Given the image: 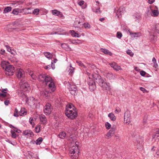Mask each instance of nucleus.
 <instances>
[{
    "label": "nucleus",
    "mask_w": 159,
    "mask_h": 159,
    "mask_svg": "<svg viewBox=\"0 0 159 159\" xmlns=\"http://www.w3.org/2000/svg\"><path fill=\"white\" fill-rule=\"evenodd\" d=\"M131 121L130 117V113L129 111H126L124 115V123L125 124H129Z\"/></svg>",
    "instance_id": "nucleus-7"
},
{
    "label": "nucleus",
    "mask_w": 159,
    "mask_h": 159,
    "mask_svg": "<svg viewBox=\"0 0 159 159\" xmlns=\"http://www.w3.org/2000/svg\"><path fill=\"white\" fill-rule=\"evenodd\" d=\"M70 93L73 95L77 94V89L76 86L75 85H70L69 88Z\"/></svg>",
    "instance_id": "nucleus-12"
},
{
    "label": "nucleus",
    "mask_w": 159,
    "mask_h": 159,
    "mask_svg": "<svg viewBox=\"0 0 159 159\" xmlns=\"http://www.w3.org/2000/svg\"><path fill=\"white\" fill-rule=\"evenodd\" d=\"M93 11L96 14H99L101 13L100 8L99 7H95L92 8Z\"/></svg>",
    "instance_id": "nucleus-27"
},
{
    "label": "nucleus",
    "mask_w": 159,
    "mask_h": 159,
    "mask_svg": "<svg viewBox=\"0 0 159 159\" xmlns=\"http://www.w3.org/2000/svg\"><path fill=\"white\" fill-rule=\"evenodd\" d=\"M108 116L110 118V119L113 121H114L116 120V116L112 113L109 114Z\"/></svg>",
    "instance_id": "nucleus-26"
},
{
    "label": "nucleus",
    "mask_w": 159,
    "mask_h": 159,
    "mask_svg": "<svg viewBox=\"0 0 159 159\" xmlns=\"http://www.w3.org/2000/svg\"><path fill=\"white\" fill-rule=\"evenodd\" d=\"M140 74L142 76H144L146 74V72L143 70L140 71Z\"/></svg>",
    "instance_id": "nucleus-56"
},
{
    "label": "nucleus",
    "mask_w": 159,
    "mask_h": 159,
    "mask_svg": "<svg viewBox=\"0 0 159 159\" xmlns=\"http://www.w3.org/2000/svg\"><path fill=\"white\" fill-rule=\"evenodd\" d=\"M1 66L3 69H4L5 67L6 68V66H7L6 65V62L4 61H2L1 62Z\"/></svg>",
    "instance_id": "nucleus-44"
},
{
    "label": "nucleus",
    "mask_w": 159,
    "mask_h": 159,
    "mask_svg": "<svg viewBox=\"0 0 159 159\" xmlns=\"http://www.w3.org/2000/svg\"><path fill=\"white\" fill-rule=\"evenodd\" d=\"M110 66L111 67L113 68L116 71H118L122 70V69L121 68L120 66L117 65L116 64L115 62L111 64Z\"/></svg>",
    "instance_id": "nucleus-18"
},
{
    "label": "nucleus",
    "mask_w": 159,
    "mask_h": 159,
    "mask_svg": "<svg viewBox=\"0 0 159 159\" xmlns=\"http://www.w3.org/2000/svg\"><path fill=\"white\" fill-rule=\"evenodd\" d=\"M60 11L57 10H54L52 11V12L53 15L58 16L60 14Z\"/></svg>",
    "instance_id": "nucleus-31"
},
{
    "label": "nucleus",
    "mask_w": 159,
    "mask_h": 159,
    "mask_svg": "<svg viewBox=\"0 0 159 159\" xmlns=\"http://www.w3.org/2000/svg\"><path fill=\"white\" fill-rule=\"evenodd\" d=\"M52 108L51 107V104L49 103H47L44 107V112L47 115H49L52 111Z\"/></svg>",
    "instance_id": "nucleus-9"
},
{
    "label": "nucleus",
    "mask_w": 159,
    "mask_h": 159,
    "mask_svg": "<svg viewBox=\"0 0 159 159\" xmlns=\"http://www.w3.org/2000/svg\"><path fill=\"white\" fill-rule=\"evenodd\" d=\"M71 138L70 141L72 147L70 150L69 156L72 159H76L78 157L79 152L78 148L79 143L76 141L75 137Z\"/></svg>",
    "instance_id": "nucleus-2"
},
{
    "label": "nucleus",
    "mask_w": 159,
    "mask_h": 159,
    "mask_svg": "<svg viewBox=\"0 0 159 159\" xmlns=\"http://www.w3.org/2000/svg\"><path fill=\"white\" fill-rule=\"evenodd\" d=\"M70 33L73 37H80L79 34L78 33H76L74 30H70Z\"/></svg>",
    "instance_id": "nucleus-29"
},
{
    "label": "nucleus",
    "mask_w": 159,
    "mask_h": 159,
    "mask_svg": "<svg viewBox=\"0 0 159 159\" xmlns=\"http://www.w3.org/2000/svg\"><path fill=\"white\" fill-rule=\"evenodd\" d=\"M39 118L43 124H45L46 123L47 119L45 116L44 115H40L39 116Z\"/></svg>",
    "instance_id": "nucleus-22"
},
{
    "label": "nucleus",
    "mask_w": 159,
    "mask_h": 159,
    "mask_svg": "<svg viewBox=\"0 0 159 159\" xmlns=\"http://www.w3.org/2000/svg\"><path fill=\"white\" fill-rule=\"evenodd\" d=\"M125 11V8L124 7H120L119 8L116 12L118 18H119L121 17V15L124 13Z\"/></svg>",
    "instance_id": "nucleus-15"
},
{
    "label": "nucleus",
    "mask_w": 159,
    "mask_h": 159,
    "mask_svg": "<svg viewBox=\"0 0 159 159\" xmlns=\"http://www.w3.org/2000/svg\"><path fill=\"white\" fill-rule=\"evenodd\" d=\"M105 126L107 129H109L111 128V125L110 123L107 122L105 123Z\"/></svg>",
    "instance_id": "nucleus-47"
},
{
    "label": "nucleus",
    "mask_w": 159,
    "mask_h": 159,
    "mask_svg": "<svg viewBox=\"0 0 159 159\" xmlns=\"http://www.w3.org/2000/svg\"><path fill=\"white\" fill-rule=\"evenodd\" d=\"M84 26L85 28H90V25L88 23H84Z\"/></svg>",
    "instance_id": "nucleus-51"
},
{
    "label": "nucleus",
    "mask_w": 159,
    "mask_h": 159,
    "mask_svg": "<svg viewBox=\"0 0 159 159\" xmlns=\"http://www.w3.org/2000/svg\"><path fill=\"white\" fill-rule=\"evenodd\" d=\"M11 137L13 138L16 139L18 136V135L14 131L11 130Z\"/></svg>",
    "instance_id": "nucleus-36"
},
{
    "label": "nucleus",
    "mask_w": 159,
    "mask_h": 159,
    "mask_svg": "<svg viewBox=\"0 0 159 159\" xmlns=\"http://www.w3.org/2000/svg\"><path fill=\"white\" fill-rule=\"evenodd\" d=\"M11 10V8L10 7H6L3 11L4 13H7L10 11Z\"/></svg>",
    "instance_id": "nucleus-32"
},
{
    "label": "nucleus",
    "mask_w": 159,
    "mask_h": 159,
    "mask_svg": "<svg viewBox=\"0 0 159 159\" xmlns=\"http://www.w3.org/2000/svg\"><path fill=\"white\" fill-rule=\"evenodd\" d=\"M76 63L80 66L83 67L84 68H86V67L83 63L80 61H76Z\"/></svg>",
    "instance_id": "nucleus-38"
},
{
    "label": "nucleus",
    "mask_w": 159,
    "mask_h": 159,
    "mask_svg": "<svg viewBox=\"0 0 159 159\" xmlns=\"http://www.w3.org/2000/svg\"><path fill=\"white\" fill-rule=\"evenodd\" d=\"M70 68L69 69V74L70 75H72L74 72V68L72 67L71 66H70Z\"/></svg>",
    "instance_id": "nucleus-34"
},
{
    "label": "nucleus",
    "mask_w": 159,
    "mask_h": 159,
    "mask_svg": "<svg viewBox=\"0 0 159 159\" xmlns=\"http://www.w3.org/2000/svg\"><path fill=\"white\" fill-rule=\"evenodd\" d=\"M100 51L101 52L105 54L109 55L110 56H111L112 55V53L109 51L107 49L101 48L100 49Z\"/></svg>",
    "instance_id": "nucleus-21"
},
{
    "label": "nucleus",
    "mask_w": 159,
    "mask_h": 159,
    "mask_svg": "<svg viewBox=\"0 0 159 159\" xmlns=\"http://www.w3.org/2000/svg\"><path fill=\"white\" fill-rule=\"evenodd\" d=\"M75 40V43H76V44H80L82 43L81 41L79 40L78 39Z\"/></svg>",
    "instance_id": "nucleus-53"
},
{
    "label": "nucleus",
    "mask_w": 159,
    "mask_h": 159,
    "mask_svg": "<svg viewBox=\"0 0 159 159\" xmlns=\"http://www.w3.org/2000/svg\"><path fill=\"white\" fill-rule=\"evenodd\" d=\"M30 75L31 76V77L33 79H35L36 77L35 75L34 74L32 75V74H30Z\"/></svg>",
    "instance_id": "nucleus-62"
},
{
    "label": "nucleus",
    "mask_w": 159,
    "mask_h": 159,
    "mask_svg": "<svg viewBox=\"0 0 159 159\" xmlns=\"http://www.w3.org/2000/svg\"><path fill=\"white\" fill-rule=\"evenodd\" d=\"M4 103L7 106L9 103V101L8 100H6L4 101Z\"/></svg>",
    "instance_id": "nucleus-59"
},
{
    "label": "nucleus",
    "mask_w": 159,
    "mask_h": 159,
    "mask_svg": "<svg viewBox=\"0 0 159 159\" xmlns=\"http://www.w3.org/2000/svg\"><path fill=\"white\" fill-rule=\"evenodd\" d=\"M84 1L82 0V1H80L79 2H78V4L80 6H81L82 5L84 4Z\"/></svg>",
    "instance_id": "nucleus-57"
},
{
    "label": "nucleus",
    "mask_w": 159,
    "mask_h": 159,
    "mask_svg": "<svg viewBox=\"0 0 159 159\" xmlns=\"http://www.w3.org/2000/svg\"><path fill=\"white\" fill-rule=\"evenodd\" d=\"M14 131L15 132H17L18 133H21V131L18 129H17L16 128H15L14 129Z\"/></svg>",
    "instance_id": "nucleus-54"
},
{
    "label": "nucleus",
    "mask_w": 159,
    "mask_h": 159,
    "mask_svg": "<svg viewBox=\"0 0 159 159\" xmlns=\"http://www.w3.org/2000/svg\"><path fill=\"white\" fill-rule=\"evenodd\" d=\"M34 120L32 118H30L29 122L32 125V127H33L34 126V123L33 122V121Z\"/></svg>",
    "instance_id": "nucleus-50"
},
{
    "label": "nucleus",
    "mask_w": 159,
    "mask_h": 159,
    "mask_svg": "<svg viewBox=\"0 0 159 159\" xmlns=\"http://www.w3.org/2000/svg\"><path fill=\"white\" fill-rule=\"evenodd\" d=\"M14 71V67L12 65H8L6 66L5 73L6 75L8 76L12 75Z\"/></svg>",
    "instance_id": "nucleus-6"
},
{
    "label": "nucleus",
    "mask_w": 159,
    "mask_h": 159,
    "mask_svg": "<svg viewBox=\"0 0 159 159\" xmlns=\"http://www.w3.org/2000/svg\"><path fill=\"white\" fill-rule=\"evenodd\" d=\"M18 110L17 108H16L14 112V113L13 116L15 117H18L19 116V115L18 114Z\"/></svg>",
    "instance_id": "nucleus-45"
},
{
    "label": "nucleus",
    "mask_w": 159,
    "mask_h": 159,
    "mask_svg": "<svg viewBox=\"0 0 159 159\" xmlns=\"http://www.w3.org/2000/svg\"><path fill=\"white\" fill-rule=\"evenodd\" d=\"M43 140V139L42 137L39 138L36 141V143L37 145H39L42 143Z\"/></svg>",
    "instance_id": "nucleus-35"
},
{
    "label": "nucleus",
    "mask_w": 159,
    "mask_h": 159,
    "mask_svg": "<svg viewBox=\"0 0 159 159\" xmlns=\"http://www.w3.org/2000/svg\"><path fill=\"white\" fill-rule=\"evenodd\" d=\"M117 37L119 39H120L122 36V34L120 32H118L117 33Z\"/></svg>",
    "instance_id": "nucleus-46"
},
{
    "label": "nucleus",
    "mask_w": 159,
    "mask_h": 159,
    "mask_svg": "<svg viewBox=\"0 0 159 159\" xmlns=\"http://www.w3.org/2000/svg\"><path fill=\"white\" fill-rule=\"evenodd\" d=\"M126 52L130 56H133L134 55L133 53L130 49H128L127 51Z\"/></svg>",
    "instance_id": "nucleus-43"
},
{
    "label": "nucleus",
    "mask_w": 159,
    "mask_h": 159,
    "mask_svg": "<svg viewBox=\"0 0 159 159\" xmlns=\"http://www.w3.org/2000/svg\"><path fill=\"white\" fill-rule=\"evenodd\" d=\"M23 134L27 137H30L33 136L34 135L33 132L30 130H26L24 131L23 133Z\"/></svg>",
    "instance_id": "nucleus-17"
},
{
    "label": "nucleus",
    "mask_w": 159,
    "mask_h": 159,
    "mask_svg": "<svg viewBox=\"0 0 159 159\" xmlns=\"http://www.w3.org/2000/svg\"><path fill=\"white\" fill-rule=\"evenodd\" d=\"M65 113L66 116L71 119H75L77 116L75 108L71 103H69L66 106Z\"/></svg>",
    "instance_id": "nucleus-4"
},
{
    "label": "nucleus",
    "mask_w": 159,
    "mask_h": 159,
    "mask_svg": "<svg viewBox=\"0 0 159 159\" xmlns=\"http://www.w3.org/2000/svg\"><path fill=\"white\" fill-rule=\"evenodd\" d=\"M105 76L107 79L109 80L114 79L115 78V75L111 72L105 73L104 74Z\"/></svg>",
    "instance_id": "nucleus-14"
},
{
    "label": "nucleus",
    "mask_w": 159,
    "mask_h": 159,
    "mask_svg": "<svg viewBox=\"0 0 159 159\" xmlns=\"http://www.w3.org/2000/svg\"><path fill=\"white\" fill-rule=\"evenodd\" d=\"M114 135V134H113V133H112L110 131H109V132L107 134L106 136L107 137V139H109L110 138H111V137L113 136Z\"/></svg>",
    "instance_id": "nucleus-41"
},
{
    "label": "nucleus",
    "mask_w": 159,
    "mask_h": 159,
    "mask_svg": "<svg viewBox=\"0 0 159 159\" xmlns=\"http://www.w3.org/2000/svg\"><path fill=\"white\" fill-rule=\"evenodd\" d=\"M5 52V50L3 49H1L0 51V53L2 55H4Z\"/></svg>",
    "instance_id": "nucleus-60"
},
{
    "label": "nucleus",
    "mask_w": 159,
    "mask_h": 159,
    "mask_svg": "<svg viewBox=\"0 0 159 159\" xmlns=\"http://www.w3.org/2000/svg\"><path fill=\"white\" fill-rule=\"evenodd\" d=\"M120 111L121 110L120 108H119L118 109L116 108L115 110V112L117 113H119L120 112Z\"/></svg>",
    "instance_id": "nucleus-63"
},
{
    "label": "nucleus",
    "mask_w": 159,
    "mask_h": 159,
    "mask_svg": "<svg viewBox=\"0 0 159 159\" xmlns=\"http://www.w3.org/2000/svg\"><path fill=\"white\" fill-rule=\"evenodd\" d=\"M39 80L44 82L47 86H48L49 89L52 92L55 90L56 86L52 78L49 76L45 74L40 75L38 77Z\"/></svg>",
    "instance_id": "nucleus-1"
},
{
    "label": "nucleus",
    "mask_w": 159,
    "mask_h": 159,
    "mask_svg": "<svg viewBox=\"0 0 159 159\" xmlns=\"http://www.w3.org/2000/svg\"><path fill=\"white\" fill-rule=\"evenodd\" d=\"M45 69L46 70H49L50 69V66L49 65L45 67Z\"/></svg>",
    "instance_id": "nucleus-64"
},
{
    "label": "nucleus",
    "mask_w": 159,
    "mask_h": 159,
    "mask_svg": "<svg viewBox=\"0 0 159 159\" xmlns=\"http://www.w3.org/2000/svg\"><path fill=\"white\" fill-rule=\"evenodd\" d=\"M39 10L38 8H36L33 11V13L34 14H35L36 15H37L39 14Z\"/></svg>",
    "instance_id": "nucleus-42"
},
{
    "label": "nucleus",
    "mask_w": 159,
    "mask_h": 159,
    "mask_svg": "<svg viewBox=\"0 0 159 159\" xmlns=\"http://www.w3.org/2000/svg\"><path fill=\"white\" fill-rule=\"evenodd\" d=\"M143 139L142 137L138 138L134 142L135 145L137 147H141L143 143Z\"/></svg>",
    "instance_id": "nucleus-16"
},
{
    "label": "nucleus",
    "mask_w": 159,
    "mask_h": 159,
    "mask_svg": "<svg viewBox=\"0 0 159 159\" xmlns=\"http://www.w3.org/2000/svg\"><path fill=\"white\" fill-rule=\"evenodd\" d=\"M156 32L159 34V24H157L155 26Z\"/></svg>",
    "instance_id": "nucleus-49"
},
{
    "label": "nucleus",
    "mask_w": 159,
    "mask_h": 159,
    "mask_svg": "<svg viewBox=\"0 0 159 159\" xmlns=\"http://www.w3.org/2000/svg\"><path fill=\"white\" fill-rule=\"evenodd\" d=\"M18 94L19 96L22 98V100H23L26 98V96L24 94V93L21 91L19 92Z\"/></svg>",
    "instance_id": "nucleus-28"
},
{
    "label": "nucleus",
    "mask_w": 159,
    "mask_h": 159,
    "mask_svg": "<svg viewBox=\"0 0 159 159\" xmlns=\"http://www.w3.org/2000/svg\"><path fill=\"white\" fill-rule=\"evenodd\" d=\"M10 97V95L8 93H0V100L3 101V98L5 99L6 98H9Z\"/></svg>",
    "instance_id": "nucleus-19"
},
{
    "label": "nucleus",
    "mask_w": 159,
    "mask_h": 159,
    "mask_svg": "<svg viewBox=\"0 0 159 159\" xmlns=\"http://www.w3.org/2000/svg\"><path fill=\"white\" fill-rule=\"evenodd\" d=\"M155 0H148V2L150 4H152L153 3Z\"/></svg>",
    "instance_id": "nucleus-61"
},
{
    "label": "nucleus",
    "mask_w": 159,
    "mask_h": 159,
    "mask_svg": "<svg viewBox=\"0 0 159 159\" xmlns=\"http://www.w3.org/2000/svg\"><path fill=\"white\" fill-rule=\"evenodd\" d=\"M152 141L158 142L159 141V129L152 135Z\"/></svg>",
    "instance_id": "nucleus-13"
},
{
    "label": "nucleus",
    "mask_w": 159,
    "mask_h": 159,
    "mask_svg": "<svg viewBox=\"0 0 159 159\" xmlns=\"http://www.w3.org/2000/svg\"><path fill=\"white\" fill-rule=\"evenodd\" d=\"M5 47L6 48L8 52H10L12 54L14 55H15L16 53L15 52V51L11 49V48L10 46L8 45H5Z\"/></svg>",
    "instance_id": "nucleus-24"
},
{
    "label": "nucleus",
    "mask_w": 159,
    "mask_h": 159,
    "mask_svg": "<svg viewBox=\"0 0 159 159\" xmlns=\"http://www.w3.org/2000/svg\"><path fill=\"white\" fill-rule=\"evenodd\" d=\"M40 125H38L36 126L35 128V132L36 133H39L40 131Z\"/></svg>",
    "instance_id": "nucleus-39"
},
{
    "label": "nucleus",
    "mask_w": 159,
    "mask_h": 159,
    "mask_svg": "<svg viewBox=\"0 0 159 159\" xmlns=\"http://www.w3.org/2000/svg\"><path fill=\"white\" fill-rule=\"evenodd\" d=\"M115 128H112L109 130V131H110L112 133H113V134H114L115 133Z\"/></svg>",
    "instance_id": "nucleus-55"
},
{
    "label": "nucleus",
    "mask_w": 159,
    "mask_h": 159,
    "mask_svg": "<svg viewBox=\"0 0 159 159\" xmlns=\"http://www.w3.org/2000/svg\"><path fill=\"white\" fill-rule=\"evenodd\" d=\"M45 56L49 59H51L52 57V55L50 52H45L44 53Z\"/></svg>",
    "instance_id": "nucleus-30"
},
{
    "label": "nucleus",
    "mask_w": 159,
    "mask_h": 159,
    "mask_svg": "<svg viewBox=\"0 0 159 159\" xmlns=\"http://www.w3.org/2000/svg\"><path fill=\"white\" fill-rule=\"evenodd\" d=\"M16 75L18 79H23L25 76L24 72L23 70L21 69H17Z\"/></svg>",
    "instance_id": "nucleus-11"
},
{
    "label": "nucleus",
    "mask_w": 159,
    "mask_h": 159,
    "mask_svg": "<svg viewBox=\"0 0 159 159\" xmlns=\"http://www.w3.org/2000/svg\"><path fill=\"white\" fill-rule=\"evenodd\" d=\"M31 159H38V156L35 154L33 153H31V154L30 155Z\"/></svg>",
    "instance_id": "nucleus-40"
},
{
    "label": "nucleus",
    "mask_w": 159,
    "mask_h": 159,
    "mask_svg": "<svg viewBox=\"0 0 159 159\" xmlns=\"http://www.w3.org/2000/svg\"><path fill=\"white\" fill-rule=\"evenodd\" d=\"M40 93L42 96L45 97H47V98H48V97L50 95V92H49L45 90H44L41 91Z\"/></svg>",
    "instance_id": "nucleus-20"
},
{
    "label": "nucleus",
    "mask_w": 159,
    "mask_h": 159,
    "mask_svg": "<svg viewBox=\"0 0 159 159\" xmlns=\"http://www.w3.org/2000/svg\"><path fill=\"white\" fill-rule=\"evenodd\" d=\"M152 15L153 16H157L159 14V12L157 10H154L152 11Z\"/></svg>",
    "instance_id": "nucleus-37"
},
{
    "label": "nucleus",
    "mask_w": 159,
    "mask_h": 159,
    "mask_svg": "<svg viewBox=\"0 0 159 159\" xmlns=\"http://www.w3.org/2000/svg\"><path fill=\"white\" fill-rule=\"evenodd\" d=\"M130 34L131 35L132 37H140L141 35V33H132L131 32H129Z\"/></svg>",
    "instance_id": "nucleus-23"
},
{
    "label": "nucleus",
    "mask_w": 159,
    "mask_h": 159,
    "mask_svg": "<svg viewBox=\"0 0 159 159\" xmlns=\"http://www.w3.org/2000/svg\"><path fill=\"white\" fill-rule=\"evenodd\" d=\"M66 136V133L65 132H62L60 133L58 136L61 139H64Z\"/></svg>",
    "instance_id": "nucleus-33"
},
{
    "label": "nucleus",
    "mask_w": 159,
    "mask_h": 159,
    "mask_svg": "<svg viewBox=\"0 0 159 159\" xmlns=\"http://www.w3.org/2000/svg\"><path fill=\"white\" fill-rule=\"evenodd\" d=\"M18 10V9H15L13 10L12 13L14 15H17L19 13Z\"/></svg>",
    "instance_id": "nucleus-48"
},
{
    "label": "nucleus",
    "mask_w": 159,
    "mask_h": 159,
    "mask_svg": "<svg viewBox=\"0 0 159 159\" xmlns=\"http://www.w3.org/2000/svg\"><path fill=\"white\" fill-rule=\"evenodd\" d=\"M92 76L93 79L96 80V82L102 87V89L106 91L110 90L111 88L110 83L105 82L101 76L97 74H92Z\"/></svg>",
    "instance_id": "nucleus-3"
},
{
    "label": "nucleus",
    "mask_w": 159,
    "mask_h": 159,
    "mask_svg": "<svg viewBox=\"0 0 159 159\" xmlns=\"http://www.w3.org/2000/svg\"><path fill=\"white\" fill-rule=\"evenodd\" d=\"M61 47L62 48L65 49H66L67 47H68V46L66 43H62L61 44Z\"/></svg>",
    "instance_id": "nucleus-52"
},
{
    "label": "nucleus",
    "mask_w": 159,
    "mask_h": 159,
    "mask_svg": "<svg viewBox=\"0 0 159 159\" xmlns=\"http://www.w3.org/2000/svg\"><path fill=\"white\" fill-rule=\"evenodd\" d=\"M28 104L32 107L34 108H36L38 106V102L36 100H35L34 98L31 97L27 101Z\"/></svg>",
    "instance_id": "nucleus-5"
},
{
    "label": "nucleus",
    "mask_w": 159,
    "mask_h": 159,
    "mask_svg": "<svg viewBox=\"0 0 159 159\" xmlns=\"http://www.w3.org/2000/svg\"><path fill=\"white\" fill-rule=\"evenodd\" d=\"M7 89H2L1 90L2 92L4 93H7Z\"/></svg>",
    "instance_id": "nucleus-58"
},
{
    "label": "nucleus",
    "mask_w": 159,
    "mask_h": 159,
    "mask_svg": "<svg viewBox=\"0 0 159 159\" xmlns=\"http://www.w3.org/2000/svg\"><path fill=\"white\" fill-rule=\"evenodd\" d=\"M20 87L25 91H26L29 89V86L26 81L23 80H21L20 83Z\"/></svg>",
    "instance_id": "nucleus-8"
},
{
    "label": "nucleus",
    "mask_w": 159,
    "mask_h": 159,
    "mask_svg": "<svg viewBox=\"0 0 159 159\" xmlns=\"http://www.w3.org/2000/svg\"><path fill=\"white\" fill-rule=\"evenodd\" d=\"M27 111L25 110L24 108H21L19 112V115L20 116H23L26 115L27 114Z\"/></svg>",
    "instance_id": "nucleus-25"
},
{
    "label": "nucleus",
    "mask_w": 159,
    "mask_h": 159,
    "mask_svg": "<svg viewBox=\"0 0 159 159\" xmlns=\"http://www.w3.org/2000/svg\"><path fill=\"white\" fill-rule=\"evenodd\" d=\"M88 83L89 85V88L91 91H93L96 89V86L95 82L91 79L90 77L89 79L88 80Z\"/></svg>",
    "instance_id": "nucleus-10"
}]
</instances>
